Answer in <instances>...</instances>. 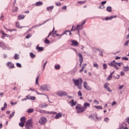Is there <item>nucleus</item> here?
<instances>
[{
    "label": "nucleus",
    "instance_id": "f257e3e1",
    "mask_svg": "<svg viewBox=\"0 0 129 129\" xmlns=\"http://www.w3.org/2000/svg\"><path fill=\"white\" fill-rule=\"evenodd\" d=\"M86 21H84L81 25H77V27H75L74 28V25H73L72 29H71V32L73 31H76V30L78 31V34L79 36L80 35V31H81L84 28L83 26L85 25V22Z\"/></svg>",
    "mask_w": 129,
    "mask_h": 129
},
{
    "label": "nucleus",
    "instance_id": "f03ea898",
    "mask_svg": "<svg viewBox=\"0 0 129 129\" xmlns=\"http://www.w3.org/2000/svg\"><path fill=\"white\" fill-rule=\"evenodd\" d=\"M73 82L75 86H77L79 89H81L82 84L83 83V80L82 79L80 78L79 80H73Z\"/></svg>",
    "mask_w": 129,
    "mask_h": 129
},
{
    "label": "nucleus",
    "instance_id": "7ed1b4c3",
    "mask_svg": "<svg viewBox=\"0 0 129 129\" xmlns=\"http://www.w3.org/2000/svg\"><path fill=\"white\" fill-rule=\"evenodd\" d=\"M25 126L26 129H32L33 128V120L29 119L26 122Z\"/></svg>",
    "mask_w": 129,
    "mask_h": 129
},
{
    "label": "nucleus",
    "instance_id": "20e7f679",
    "mask_svg": "<svg viewBox=\"0 0 129 129\" xmlns=\"http://www.w3.org/2000/svg\"><path fill=\"white\" fill-rule=\"evenodd\" d=\"M76 109L77 110L78 113H82L83 111H85V109L83 107H81V105L80 104H78L76 106Z\"/></svg>",
    "mask_w": 129,
    "mask_h": 129
},
{
    "label": "nucleus",
    "instance_id": "39448f33",
    "mask_svg": "<svg viewBox=\"0 0 129 129\" xmlns=\"http://www.w3.org/2000/svg\"><path fill=\"white\" fill-rule=\"evenodd\" d=\"M0 48H2L3 50H7L10 49V47H8L7 45L3 41L0 40Z\"/></svg>",
    "mask_w": 129,
    "mask_h": 129
},
{
    "label": "nucleus",
    "instance_id": "423d86ee",
    "mask_svg": "<svg viewBox=\"0 0 129 129\" xmlns=\"http://www.w3.org/2000/svg\"><path fill=\"white\" fill-rule=\"evenodd\" d=\"M108 65H109V66H111V67H113V68H114V69H116V70H118L119 69V68H118V67L115 65V60L111 61L108 63Z\"/></svg>",
    "mask_w": 129,
    "mask_h": 129
},
{
    "label": "nucleus",
    "instance_id": "0eeeda50",
    "mask_svg": "<svg viewBox=\"0 0 129 129\" xmlns=\"http://www.w3.org/2000/svg\"><path fill=\"white\" fill-rule=\"evenodd\" d=\"M57 95L58 96H66L67 95V92L63 91H59L56 92Z\"/></svg>",
    "mask_w": 129,
    "mask_h": 129
},
{
    "label": "nucleus",
    "instance_id": "6e6552de",
    "mask_svg": "<svg viewBox=\"0 0 129 129\" xmlns=\"http://www.w3.org/2000/svg\"><path fill=\"white\" fill-rule=\"evenodd\" d=\"M67 33H69V35H72V33H71V32H70V31L69 30H66L64 31V33L63 34H56V36H57V37H59V39H61V38L62 37V36H63V35H67Z\"/></svg>",
    "mask_w": 129,
    "mask_h": 129
},
{
    "label": "nucleus",
    "instance_id": "1a4fd4ad",
    "mask_svg": "<svg viewBox=\"0 0 129 129\" xmlns=\"http://www.w3.org/2000/svg\"><path fill=\"white\" fill-rule=\"evenodd\" d=\"M39 122L40 124H45L47 122V119L45 117H42L40 119Z\"/></svg>",
    "mask_w": 129,
    "mask_h": 129
},
{
    "label": "nucleus",
    "instance_id": "9d476101",
    "mask_svg": "<svg viewBox=\"0 0 129 129\" xmlns=\"http://www.w3.org/2000/svg\"><path fill=\"white\" fill-rule=\"evenodd\" d=\"M79 57V61H80V67H81V65H82V62H83V55L81 53H78Z\"/></svg>",
    "mask_w": 129,
    "mask_h": 129
},
{
    "label": "nucleus",
    "instance_id": "9b49d317",
    "mask_svg": "<svg viewBox=\"0 0 129 129\" xmlns=\"http://www.w3.org/2000/svg\"><path fill=\"white\" fill-rule=\"evenodd\" d=\"M40 89L43 90V91H45V90H46V91H49V86H47V85H42L40 87Z\"/></svg>",
    "mask_w": 129,
    "mask_h": 129
},
{
    "label": "nucleus",
    "instance_id": "f8f14e48",
    "mask_svg": "<svg viewBox=\"0 0 129 129\" xmlns=\"http://www.w3.org/2000/svg\"><path fill=\"white\" fill-rule=\"evenodd\" d=\"M72 44L71 46H73L74 47H77L79 45L78 42L75 40H73L71 41Z\"/></svg>",
    "mask_w": 129,
    "mask_h": 129
},
{
    "label": "nucleus",
    "instance_id": "ddd939ff",
    "mask_svg": "<svg viewBox=\"0 0 129 129\" xmlns=\"http://www.w3.org/2000/svg\"><path fill=\"white\" fill-rule=\"evenodd\" d=\"M70 104L72 107H73V106L77 104V102L76 101H74V99H72L70 101Z\"/></svg>",
    "mask_w": 129,
    "mask_h": 129
},
{
    "label": "nucleus",
    "instance_id": "4468645a",
    "mask_svg": "<svg viewBox=\"0 0 129 129\" xmlns=\"http://www.w3.org/2000/svg\"><path fill=\"white\" fill-rule=\"evenodd\" d=\"M6 65L7 67L9 68V69L15 68V66L14 65V64L11 62H7Z\"/></svg>",
    "mask_w": 129,
    "mask_h": 129
},
{
    "label": "nucleus",
    "instance_id": "2eb2a0df",
    "mask_svg": "<svg viewBox=\"0 0 129 129\" xmlns=\"http://www.w3.org/2000/svg\"><path fill=\"white\" fill-rule=\"evenodd\" d=\"M89 106H90V104L87 102H85L84 104V107H83L85 110H86V108H87V107H89Z\"/></svg>",
    "mask_w": 129,
    "mask_h": 129
},
{
    "label": "nucleus",
    "instance_id": "dca6fc26",
    "mask_svg": "<svg viewBox=\"0 0 129 129\" xmlns=\"http://www.w3.org/2000/svg\"><path fill=\"white\" fill-rule=\"evenodd\" d=\"M127 125V124H126V122H123L119 125V127L121 128H123V127H125Z\"/></svg>",
    "mask_w": 129,
    "mask_h": 129
},
{
    "label": "nucleus",
    "instance_id": "f3484780",
    "mask_svg": "<svg viewBox=\"0 0 129 129\" xmlns=\"http://www.w3.org/2000/svg\"><path fill=\"white\" fill-rule=\"evenodd\" d=\"M35 6L36 7H40L41 6H43V2L40 1V2H37L35 3Z\"/></svg>",
    "mask_w": 129,
    "mask_h": 129
},
{
    "label": "nucleus",
    "instance_id": "a211bd4d",
    "mask_svg": "<svg viewBox=\"0 0 129 129\" xmlns=\"http://www.w3.org/2000/svg\"><path fill=\"white\" fill-rule=\"evenodd\" d=\"M62 117V114L61 113H56V116H55V118L56 119H58V118H60V117Z\"/></svg>",
    "mask_w": 129,
    "mask_h": 129
},
{
    "label": "nucleus",
    "instance_id": "6ab92c4d",
    "mask_svg": "<svg viewBox=\"0 0 129 129\" xmlns=\"http://www.w3.org/2000/svg\"><path fill=\"white\" fill-rule=\"evenodd\" d=\"M24 19H25V15H20L18 16L17 20H23Z\"/></svg>",
    "mask_w": 129,
    "mask_h": 129
},
{
    "label": "nucleus",
    "instance_id": "aec40b11",
    "mask_svg": "<svg viewBox=\"0 0 129 129\" xmlns=\"http://www.w3.org/2000/svg\"><path fill=\"white\" fill-rule=\"evenodd\" d=\"M114 18H116V16H111L110 17H106L105 18V20L106 21H107L108 20H112Z\"/></svg>",
    "mask_w": 129,
    "mask_h": 129
},
{
    "label": "nucleus",
    "instance_id": "412c9836",
    "mask_svg": "<svg viewBox=\"0 0 129 129\" xmlns=\"http://www.w3.org/2000/svg\"><path fill=\"white\" fill-rule=\"evenodd\" d=\"M46 106H48V105L46 104H40L39 105V107L40 108H44V107H46Z\"/></svg>",
    "mask_w": 129,
    "mask_h": 129
},
{
    "label": "nucleus",
    "instance_id": "4be33fe9",
    "mask_svg": "<svg viewBox=\"0 0 129 129\" xmlns=\"http://www.w3.org/2000/svg\"><path fill=\"white\" fill-rule=\"evenodd\" d=\"M123 70L124 72H127L129 71V67H123Z\"/></svg>",
    "mask_w": 129,
    "mask_h": 129
},
{
    "label": "nucleus",
    "instance_id": "5701e85b",
    "mask_svg": "<svg viewBox=\"0 0 129 129\" xmlns=\"http://www.w3.org/2000/svg\"><path fill=\"white\" fill-rule=\"evenodd\" d=\"M20 122L25 123V122H26V117H22L20 118Z\"/></svg>",
    "mask_w": 129,
    "mask_h": 129
},
{
    "label": "nucleus",
    "instance_id": "b1692460",
    "mask_svg": "<svg viewBox=\"0 0 129 129\" xmlns=\"http://www.w3.org/2000/svg\"><path fill=\"white\" fill-rule=\"evenodd\" d=\"M8 106V104H7L6 102L4 103V107H3L1 108V110H5L6 108H7Z\"/></svg>",
    "mask_w": 129,
    "mask_h": 129
},
{
    "label": "nucleus",
    "instance_id": "393cba45",
    "mask_svg": "<svg viewBox=\"0 0 129 129\" xmlns=\"http://www.w3.org/2000/svg\"><path fill=\"white\" fill-rule=\"evenodd\" d=\"M53 9H54V6H49L47 7L46 10L47 11H52Z\"/></svg>",
    "mask_w": 129,
    "mask_h": 129
},
{
    "label": "nucleus",
    "instance_id": "a878e982",
    "mask_svg": "<svg viewBox=\"0 0 129 129\" xmlns=\"http://www.w3.org/2000/svg\"><path fill=\"white\" fill-rule=\"evenodd\" d=\"M1 33L3 34V37H2V39H4V37H9V35H8L6 33H5V32H4V31H1Z\"/></svg>",
    "mask_w": 129,
    "mask_h": 129
},
{
    "label": "nucleus",
    "instance_id": "bb28decb",
    "mask_svg": "<svg viewBox=\"0 0 129 129\" xmlns=\"http://www.w3.org/2000/svg\"><path fill=\"white\" fill-rule=\"evenodd\" d=\"M106 11L107 12H108L109 13H110L112 12V10H111V7L110 6H108L106 8Z\"/></svg>",
    "mask_w": 129,
    "mask_h": 129
},
{
    "label": "nucleus",
    "instance_id": "cd10ccee",
    "mask_svg": "<svg viewBox=\"0 0 129 129\" xmlns=\"http://www.w3.org/2000/svg\"><path fill=\"white\" fill-rule=\"evenodd\" d=\"M46 113H48V114H57V112H53V111H51V112H49V111H47V112H46Z\"/></svg>",
    "mask_w": 129,
    "mask_h": 129
},
{
    "label": "nucleus",
    "instance_id": "c85d7f7f",
    "mask_svg": "<svg viewBox=\"0 0 129 129\" xmlns=\"http://www.w3.org/2000/svg\"><path fill=\"white\" fill-rule=\"evenodd\" d=\"M34 111V109L33 108H29L27 110L28 113H32Z\"/></svg>",
    "mask_w": 129,
    "mask_h": 129
},
{
    "label": "nucleus",
    "instance_id": "c756f323",
    "mask_svg": "<svg viewBox=\"0 0 129 129\" xmlns=\"http://www.w3.org/2000/svg\"><path fill=\"white\" fill-rule=\"evenodd\" d=\"M19 125L21 127H24V126H25V123L20 122L19 123Z\"/></svg>",
    "mask_w": 129,
    "mask_h": 129
},
{
    "label": "nucleus",
    "instance_id": "7c9ffc66",
    "mask_svg": "<svg viewBox=\"0 0 129 129\" xmlns=\"http://www.w3.org/2000/svg\"><path fill=\"white\" fill-rule=\"evenodd\" d=\"M57 33V31H54V32L52 33V36L54 38H56V37H57L56 35H58V34H56Z\"/></svg>",
    "mask_w": 129,
    "mask_h": 129
},
{
    "label": "nucleus",
    "instance_id": "2f4dec72",
    "mask_svg": "<svg viewBox=\"0 0 129 129\" xmlns=\"http://www.w3.org/2000/svg\"><path fill=\"white\" fill-rule=\"evenodd\" d=\"M18 11H19V8L18 7H15L13 9L12 12H13L14 13H16L18 12Z\"/></svg>",
    "mask_w": 129,
    "mask_h": 129
},
{
    "label": "nucleus",
    "instance_id": "473e14b6",
    "mask_svg": "<svg viewBox=\"0 0 129 129\" xmlns=\"http://www.w3.org/2000/svg\"><path fill=\"white\" fill-rule=\"evenodd\" d=\"M16 28H19V29H22V27L20 26V22H17L16 24Z\"/></svg>",
    "mask_w": 129,
    "mask_h": 129
},
{
    "label": "nucleus",
    "instance_id": "72a5a7b5",
    "mask_svg": "<svg viewBox=\"0 0 129 129\" xmlns=\"http://www.w3.org/2000/svg\"><path fill=\"white\" fill-rule=\"evenodd\" d=\"M36 49L37 51H43L44 50V48H43L42 47H37Z\"/></svg>",
    "mask_w": 129,
    "mask_h": 129
},
{
    "label": "nucleus",
    "instance_id": "f704fd0d",
    "mask_svg": "<svg viewBox=\"0 0 129 129\" xmlns=\"http://www.w3.org/2000/svg\"><path fill=\"white\" fill-rule=\"evenodd\" d=\"M95 118L98 121L101 120V117H98L97 115H95Z\"/></svg>",
    "mask_w": 129,
    "mask_h": 129
},
{
    "label": "nucleus",
    "instance_id": "c9c22d12",
    "mask_svg": "<svg viewBox=\"0 0 129 129\" xmlns=\"http://www.w3.org/2000/svg\"><path fill=\"white\" fill-rule=\"evenodd\" d=\"M54 30H55V28L53 27L52 31L49 33V34L47 36V38H49L50 37V36H51L52 35V34L54 32Z\"/></svg>",
    "mask_w": 129,
    "mask_h": 129
},
{
    "label": "nucleus",
    "instance_id": "e433bc0d",
    "mask_svg": "<svg viewBox=\"0 0 129 129\" xmlns=\"http://www.w3.org/2000/svg\"><path fill=\"white\" fill-rule=\"evenodd\" d=\"M109 85V84L108 83H106L104 84V87L105 89H106V88H108V86Z\"/></svg>",
    "mask_w": 129,
    "mask_h": 129
},
{
    "label": "nucleus",
    "instance_id": "4c0bfd02",
    "mask_svg": "<svg viewBox=\"0 0 129 129\" xmlns=\"http://www.w3.org/2000/svg\"><path fill=\"white\" fill-rule=\"evenodd\" d=\"M95 115H97V114H93L92 115H91L89 116V118L91 117V118H93L94 119V118H95Z\"/></svg>",
    "mask_w": 129,
    "mask_h": 129
},
{
    "label": "nucleus",
    "instance_id": "58836bf2",
    "mask_svg": "<svg viewBox=\"0 0 129 129\" xmlns=\"http://www.w3.org/2000/svg\"><path fill=\"white\" fill-rule=\"evenodd\" d=\"M39 76H37L36 81H35V83L37 85H39Z\"/></svg>",
    "mask_w": 129,
    "mask_h": 129
},
{
    "label": "nucleus",
    "instance_id": "ea45409f",
    "mask_svg": "<svg viewBox=\"0 0 129 129\" xmlns=\"http://www.w3.org/2000/svg\"><path fill=\"white\" fill-rule=\"evenodd\" d=\"M54 68L56 70H59L60 69V65L57 64L54 66Z\"/></svg>",
    "mask_w": 129,
    "mask_h": 129
},
{
    "label": "nucleus",
    "instance_id": "a19ab883",
    "mask_svg": "<svg viewBox=\"0 0 129 129\" xmlns=\"http://www.w3.org/2000/svg\"><path fill=\"white\" fill-rule=\"evenodd\" d=\"M94 107L97 109H102V107L101 106H94Z\"/></svg>",
    "mask_w": 129,
    "mask_h": 129
},
{
    "label": "nucleus",
    "instance_id": "79ce46f5",
    "mask_svg": "<svg viewBox=\"0 0 129 129\" xmlns=\"http://www.w3.org/2000/svg\"><path fill=\"white\" fill-rule=\"evenodd\" d=\"M30 56L31 58H35V57L36 56V55L34 54V53H33V52H30Z\"/></svg>",
    "mask_w": 129,
    "mask_h": 129
},
{
    "label": "nucleus",
    "instance_id": "37998d69",
    "mask_svg": "<svg viewBox=\"0 0 129 129\" xmlns=\"http://www.w3.org/2000/svg\"><path fill=\"white\" fill-rule=\"evenodd\" d=\"M85 89H86V90H88V91H90V90H91L92 89L91 87H90L89 86L86 87Z\"/></svg>",
    "mask_w": 129,
    "mask_h": 129
},
{
    "label": "nucleus",
    "instance_id": "c03bdc74",
    "mask_svg": "<svg viewBox=\"0 0 129 129\" xmlns=\"http://www.w3.org/2000/svg\"><path fill=\"white\" fill-rule=\"evenodd\" d=\"M112 78V76L110 74V75L107 78L106 80L109 81Z\"/></svg>",
    "mask_w": 129,
    "mask_h": 129
},
{
    "label": "nucleus",
    "instance_id": "a18cd8bd",
    "mask_svg": "<svg viewBox=\"0 0 129 129\" xmlns=\"http://www.w3.org/2000/svg\"><path fill=\"white\" fill-rule=\"evenodd\" d=\"M19 56H20L19 54L16 53L14 55V58L16 60L19 59Z\"/></svg>",
    "mask_w": 129,
    "mask_h": 129
},
{
    "label": "nucleus",
    "instance_id": "49530a36",
    "mask_svg": "<svg viewBox=\"0 0 129 129\" xmlns=\"http://www.w3.org/2000/svg\"><path fill=\"white\" fill-rule=\"evenodd\" d=\"M14 115H15V111L12 112V113L10 114L9 116L10 119H11V118H12V117H13Z\"/></svg>",
    "mask_w": 129,
    "mask_h": 129
},
{
    "label": "nucleus",
    "instance_id": "de8ad7c7",
    "mask_svg": "<svg viewBox=\"0 0 129 129\" xmlns=\"http://www.w3.org/2000/svg\"><path fill=\"white\" fill-rule=\"evenodd\" d=\"M115 65H118V66L119 67H120V66H121V64L122 65H123V63H121V62H115Z\"/></svg>",
    "mask_w": 129,
    "mask_h": 129
},
{
    "label": "nucleus",
    "instance_id": "09e8293b",
    "mask_svg": "<svg viewBox=\"0 0 129 129\" xmlns=\"http://www.w3.org/2000/svg\"><path fill=\"white\" fill-rule=\"evenodd\" d=\"M93 67H95L97 69H98V64L97 63H94Z\"/></svg>",
    "mask_w": 129,
    "mask_h": 129
},
{
    "label": "nucleus",
    "instance_id": "8fccbe9b",
    "mask_svg": "<svg viewBox=\"0 0 129 129\" xmlns=\"http://www.w3.org/2000/svg\"><path fill=\"white\" fill-rule=\"evenodd\" d=\"M44 43H45V44H50V41L46 38L44 40Z\"/></svg>",
    "mask_w": 129,
    "mask_h": 129
},
{
    "label": "nucleus",
    "instance_id": "3c124183",
    "mask_svg": "<svg viewBox=\"0 0 129 129\" xmlns=\"http://www.w3.org/2000/svg\"><path fill=\"white\" fill-rule=\"evenodd\" d=\"M103 67L104 70L106 69V68H107V64H106V63H103Z\"/></svg>",
    "mask_w": 129,
    "mask_h": 129
},
{
    "label": "nucleus",
    "instance_id": "603ef678",
    "mask_svg": "<svg viewBox=\"0 0 129 129\" xmlns=\"http://www.w3.org/2000/svg\"><path fill=\"white\" fill-rule=\"evenodd\" d=\"M16 66L18 67L19 68H22V64L20 63H16Z\"/></svg>",
    "mask_w": 129,
    "mask_h": 129
},
{
    "label": "nucleus",
    "instance_id": "864d4df0",
    "mask_svg": "<svg viewBox=\"0 0 129 129\" xmlns=\"http://www.w3.org/2000/svg\"><path fill=\"white\" fill-rule=\"evenodd\" d=\"M88 85L87 84V82H84V87L85 88L86 87H88Z\"/></svg>",
    "mask_w": 129,
    "mask_h": 129
},
{
    "label": "nucleus",
    "instance_id": "5fc2aeb1",
    "mask_svg": "<svg viewBox=\"0 0 129 129\" xmlns=\"http://www.w3.org/2000/svg\"><path fill=\"white\" fill-rule=\"evenodd\" d=\"M122 60H125V61H127V60H128V58L126 56L122 57Z\"/></svg>",
    "mask_w": 129,
    "mask_h": 129
},
{
    "label": "nucleus",
    "instance_id": "6e6d98bb",
    "mask_svg": "<svg viewBox=\"0 0 129 129\" xmlns=\"http://www.w3.org/2000/svg\"><path fill=\"white\" fill-rule=\"evenodd\" d=\"M39 112H40V113H46L47 112L44 110H39Z\"/></svg>",
    "mask_w": 129,
    "mask_h": 129
},
{
    "label": "nucleus",
    "instance_id": "4d7b16f0",
    "mask_svg": "<svg viewBox=\"0 0 129 129\" xmlns=\"http://www.w3.org/2000/svg\"><path fill=\"white\" fill-rule=\"evenodd\" d=\"M47 63H48V61H46L43 64V70H45V67H46V65H47Z\"/></svg>",
    "mask_w": 129,
    "mask_h": 129
},
{
    "label": "nucleus",
    "instance_id": "13d9d810",
    "mask_svg": "<svg viewBox=\"0 0 129 129\" xmlns=\"http://www.w3.org/2000/svg\"><path fill=\"white\" fill-rule=\"evenodd\" d=\"M78 95L80 97L82 96V93H81V91H79L78 92Z\"/></svg>",
    "mask_w": 129,
    "mask_h": 129
},
{
    "label": "nucleus",
    "instance_id": "bf43d9fd",
    "mask_svg": "<svg viewBox=\"0 0 129 129\" xmlns=\"http://www.w3.org/2000/svg\"><path fill=\"white\" fill-rule=\"evenodd\" d=\"M106 89H107V90L108 91V92H112V90H111V89H110V88L108 87L106 88Z\"/></svg>",
    "mask_w": 129,
    "mask_h": 129
},
{
    "label": "nucleus",
    "instance_id": "052dcab7",
    "mask_svg": "<svg viewBox=\"0 0 129 129\" xmlns=\"http://www.w3.org/2000/svg\"><path fill=\"white\" fill-rule=\"evenodd\" d=\"M55 6L56 7H60V6H61V3H55Z\"/></svg>",
    "mask_w": 129,
    "mask_h": 129
},
{
    "label": "nucleus",
    "instance_id": "680f3d73",
    "mask_svg": "<svg viewBox=\"0 0 129 129\" xmlns=\"http://www.w3.org/2000/svg\"><path fill=\"white\" fill-rule=\"evenodd\" d=\"M85 2H82V1H79L78 2V4L80 5H83V4H85Z\"/></svg>",
    "mask_w": 129,
    "mask_h": 129
},
{
    "label": "nucleus",
    "instance_id": "e2e57ef3",
    "mask_svg": "<svg viewBox=\"0 0 129 129\" xmlns=\"http://www.w3.org/2000/svg\"><path fill=\"white\" fill-rule=\"evenodd\" d=\"M129 40L126 41L125 43L124 44V46H127L128 45Z\"/></svg>",
    "mask_w": 129,
    "mask_h": 129
},
{
    "label": "nucleus",
    "instance_id": "0e129e2a",
    "mask_svg": "<svg viewBox=\"0 0 129 129\" xmlns=\"http://www.w3.org/2000/svg\"><path fill=\"white\" fill-rule=\"evenodd\" d=\"M109 120V119H108V118H105L104 119V121H105V122H108Z\"/></svg>",
    "mask_w": 129,
    "mask_h": 129
},
{
    "label": "nucleus",
    "instance_id": "69168bd1",
    "mask_svg": "<svg viewBox=\"0 0 129 129\" xmlns=\"http://www.w3.org/2000/svg\"><path fill=\"white\" fill-rule=\"evenodd\" d=\"M120 76H124V72H120Z\"/></svg>",
    "mask_w": 129,
    "mask_h": 129
},
{
    "label": "nucleus",
    "instance_id": "338daca9",
    "mask_svg": "<svg viewBox=\"0 0 129 129\" xmlns=\"http://www.w3.org/2000/svg\"><path fill=\"white\" fill-rule=\"evenodd\" d=\"M31 96L30 95H28L26 96V99H31Z\"/></svg>",
    "mask_w": 129,
    "mask_h": 129
},
{
    "label": "nucleus",
    "instance_id": "774afa93",
    "mask_svg": "<svg viewBox=\"0 0 129 129\" xmlns=\"http://www.w3.org/2000/svg\"><path fill=\"white\" fill-rule=\"evenodd\" d=\"M126 122H127V123H128V124H129V117H127L126 118Z\"/></svg>",
    "mask_w": 129,
    "mask_h": 129
}]
</instances>
